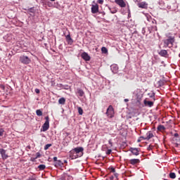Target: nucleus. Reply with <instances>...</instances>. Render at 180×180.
Here are the masks:
<instances>
[{
    "instance_id": "obj_5",
    "label": "nucleus",
    "mask_w": 180,
    "mask_h": 180,
    "mask_svg": "<svg viewBox=\"0 0 180 180\" xmlns=\"http://www.w3.org/2000/svg\"><path fill=\"white\" fill-rule=\"evenodd\" d=\"M114 109L112 105H109L108 108L107 109L106 115L109 118H112L114 117Z\"/></svg>"
},
{
    "instance_id": "obj_47",
    "label": "nucleus",
    "mask_w": 180,
    "mask_h": 180,
    "mask_svg": "<svg viewBox=\"0 0 180 180\" xmlns=\"http://www.w3.org/2000/svg\"><path fill=\"white\" fill-rule=\"evenodd\" d=\"M66 134H67V136H69V133L67 132Z\"/></svg>"
},
{
    "instance_id": "obj_18",
    "label": "nucleus",
    "mask_w": 180,
    "mask_h": 180,
    "mask_svg": "<svg viewBox=\"0 0 180 180\" xmlns=\"http://www.w3.org/2000/svg\"><path fill=\"white\" fill-rule=\"evenodd\" d=\"M158 130L162 132L166 130V127L164 125H158Z\"/></svg>"
},
{
    "instance_id": "obj_49",
    "label": "nucleus",
    "mask_w": 180,
    "mask_h": 180,
    "mask_svg": "<svg viewBox=\"0 0 180 180\" xmlns=\"http://www.w3.org/2000/svg\"><path fill=\"white\" fill-rule=\"evenodd\" d=\"M65 162H67L66 161H65Z\"/></svg>"
},
{
    "instance_id": "obj_43",
    "label": "nucleus",
    "mask_w": 180,
    "mask_h": 180,
    "mask_svg": "<svg viewBox=\"0 0 180 180\" xmlns=\"http://www.w3.org/2000/svg\"><path fill=\"white\" fill-rule=\"evenodd\" d=\"M153 29H154L155 31H157V30H158V29H157V27H156V26H155V27H153Z\"/></svg>"
},
{
    "instance_id": "obj_31",
    "label": "nucleus",
    "mask_w": 180,
    "mask_h": 180,
    "mask_svg": "<svg viewBox=\"0 0 180 180\" xmlns=\"http://www.w3.org/2000/svg\"><path fill=\"white\" fill-rule=\"evenodd\" d=\"M4 133V129L3 128L0 129V136H3Z\"/></svg>"
},
{
    "instance_id": "obj_32",
    "label": "nucleus",
    "mask_w": 180,
    "mask_h": 180,
    "mask_svg": "<svg viewBox=\"0 0 180 180\" xmlns=\"http://www.w3.org/2000/svg\"><path fill=\"white\" fill-rule=\"evenodd\" d=\"M41 153L39 152L36 153L35 159H37V158H41Z\"/></svg>"
},
{
    "instance_id": "obj_35",
    "label": "nucleus",
    "mask_w": 180,
    "mask_h": 180,
    "mask_svg": "<svg viewBox=\"0 0 180 180\" xmlns=\"http://www.w3.org/2000/svg\"><path fill=\"white\" fill-rule=\"evenodd\" d=\"M35 93L37 94H40V90L39 89H35Z\"/></svg>"
},
{
    "instance_id": "obj_29",
    "label": "nucleus",
    "mask_w": 180,
    "mask_h": 180,
    "mask_svg": "<svg viewBox=\"0 0 180 180\" xmlns=\"http://www.w3.org/2000/svg\"><path fill=\"white\" fill-rule=\"evenodd\" d=\"M65 178H66L68 180H72V179H73L72 176H70V175H68V174H66Z\"/></svg>"
},
{
    "instance_id": "obj_14",
    "label": "nucleus",
    "mask_w": 180,
    "mask_h": 180,
    "mask_svg": "<svg viewBox=\"0 0 180 180\" xmlns=\"http://www.w3.org/2000/svg\"><path fill=\"white\" fill-rule=\"evenodd\" d=\"M159 55L161 57L166 58L168 56V51L165 49L160 50V51L159 52Z\"/></svg>"
},
{
    "instance_id": "obj_26",
    "label": "nucleus",
    "mask_w": 180,
    "mask_h": 180,
    "mask_svg": "<svg viewBox=\"0 0 180 180\" xmlns=\"http://www.w3.org/2000/svg\"><path fill=\"white\" fill-rule=\"evenodd\" d=\"M101 51H102L103 53H104V54H107V53H108V49H107V48L105 47V46H103V47H102Z\"/></svg>"
},
{
    "instance_id": "obj_42",
    "label": "nucleus",
    "mask_w": 180,
    "mask_h": 180,
    "mask_svg": "<svg viewBox=\"0 0 180 180\" xmlns=\"http://www.w3.org/2000/svg\"><path fill=\"white\" fill-rule=\"evenodd\" d=\"M124 102H129V100L128 98H125V99L124 100Z\"/></svg>"
},
{
    "instance_id": "obj_10",
    "label": "nucleus",
    "mask_w": 180,
    "mask_h": 180,
    "mask_svg": "<svg viewBox=\"0 0 180 180\" xmlns=\"http://www.w3.org/2000/svg\"><path fill=\"white\" fill-rule=\"evenodd\" d=\"M154 102L153 100L151 101H149L148 98H146L145 101H144V105L145 106H148V107H153V105H154Z\"/></svg>"
},
{
    "instance_id": "obj_33",
    "label": "nucleus",
    "mask_w": 180,
    "mask_h": 180,
    "mask_svg": "<svg viewBox=\"0 0 180 180\" xmlns=\"http://www.w3.org/2000/svg\"><path fill=\"white\" fill-rule=\"evenodd\" d=\"M98 4L103 5L104 0H98Z\"/></svg>"
},
{
    "instance_id": "obj_6",
    "label": "nucleus",
    "mask_w": 180,
    "mask_h": 180,
    "mask_svg": "<svg viewBox=\"0 0 180 180\" xmlns=\"http://www.w3.org/2000/svg\"><path fill=\"white\" fill-rule=\"evenodd\" d=\"M154 137V135L151 131L147 132L145 136H141V139H143V140L149 141L152 138Z\"/></svg>"
},
{
    "instance_id": "obj_46",
    "label": "nucleus",
    "mask_w": 180,
    "mask_h": 180,
    "mask_svg": "<svg viewBox=\"0 0 180 180\" xmlns=\"http://www.w3.org/2000/svg\"><path fill=\"white\" fill-rule=\"evenodd\" d=\"M154 22H156V21L155 20H153L152 22L154 23Z\"/></svg>"
},
{
    "instance_id": "obj_9",
    "label": "nucleus",
    "mask_w": 180,
    "mask_h": 180,
    "mask_svg": "<svg viewBox=\"0 0 180 180\" xmlns=\"http://www.w3.org/2000/svg\"><path fill=\"white\" fill-rule=\"evenodd\" d=\"M81 57L84 61H90L91 60V56L86 52H83L81 54Z\"/></svg>"
},
{
    "instance_id": "obj_17",
    "label": "nucleus",
    "mask_w": 180,
    "mask_h": 180,
    "mask_svg": "<svg viewBox=\"0 0 180 180\" xmlns=\"http://www.w3.org/2000/svg\"><path fill=\"white\" fill-rule=\"evenodd\" d=\"M148 4L145 2H141L139 4H138V7L141 8H147Z\"/></svg>"
},
{
    "instance_id": "obj_25",
    "label": "nucleus",
    "mask_w": 180,
    "mask_h": 180,
    "mask_svg": "<svg viewBox=\"0 0 180 180\" xmlns=\"http://www.w3.org/2000/svg\"><path fill=\"white\" fill-rule=\"evenodd\" d=\"M38 169L40 170V171H43L46 169V165H41L39 166H38Z\"/></svg>"
},
{
    "instance_id": "obj_40",
    "label": "nucleus",
    "mask_w": 180,
    "mask_h": 180,
    "mask_svg": "<svg viewBox=\"0 0 180 180\" xmlns=\"http://www.w3.org/2000/svg\"><path fill=\"white\" fill-rule=\"evenodd\" d=\"M143 140V139H141V137H139V139L137 140V143H140L141 141V140Z\"/></svg>"
},
{
    "instance_id": "obj_34",
    "label": "nucleus",
    "mask_w": 180,
    "mask_h": 180,
    "mask_svg": "<svg viewBox=\"0 0 180 180\" xmlns=\"http://www.w3.org/2000/svg\"><path fill=\"white\" fill-rule=\"evenodd\" d=\"M110 172L115 173V169H114V167H110Z\"/></svg>"
},
{
    "instance_id": "obj_11",
    "label": "nucleus",
    "mask_w": 180,
    "mask_h": 180,
    "mask_svg": "<svg viewBox=\"0 0 180 180\" xmlns=\"http://www.w3.org/2000/svg\"><path fill=\"white\" fill-rule=\"evenodd\" d=\"M0 154L3 160H6L8 158V155H6V151L3 148H0Z\"/></svg>"
},
{
    "instance_id": "obj_45",
    "label": "nucleus",
    "mask_w": 180,
    "mask_h": 180,
    "mask_svg": "<svg viewBox=\"0 0 180 180\" xmlns=\"http://www.w3.org/2000/svg\"><path fill=\"white\" fill-rule=\"evenodd\" d=\"M30 180H36L35 178H31Z\"/></svg>"
},
{
    "instance_id": "obj_3",
    "label": "nucleus",
    "mask_w": 180,
    "mask_h": 180,
    "mask_svg": "<svg viewBox=\"0 0 180 180\" xmlns=\"http://www.w3.org/2000/svg\"><path fill=\"white\" fill-rule=\"evenodd\" d=\"M44 119H45V122L42 125V129H43L44 132L49 130V121H50V119H49V116L45 117Z\"/></svg>"
},
{
    "instance_id": "obj_20",
    "label": "nucleus",
    "mask_w": 180,
    "mask_h": 180,
    "mask_svg": "<svg viewBox=\"0 0 180 180\" xmlns=\"http://www.w3.org/2000/svg\"><path fill=\"white\" fill-rule=\"evenodd\" d=\"M148 96L151 99V101H155V93L154 92H152V93H149L148 94Z\"/></svg>"
},
{
    "instance_id": "obj_48",
    "label": "nucleus",
    "mask_w": 180,
    "mask_h": 180,
    "mask_svg": "<svg viewBox=\"0 0 180 180\" xmlns=\"http://www.w3.org/2000/svg\"><path fill=\"white\" fill-rule=\"evenodd\" d=\"M56 0H51V1H55Z\"/></svg>"
},
{
    "instance_id": "obj_24",
    "label": "nucleus",
    "mask_w": 180,
    "mask_h": 180,
    "mask_svg": "<svg viewBox=\"0 0 180 180\" xmlns=\"http://www.w3.org/2000/svg\"><path fill=\"white\" fill-rule=\"evenodd\" d=\"M36 114L37 115H38L39 117L42 116L43 115V112L41 110H36Z\"/></svg>"
},
{
    "instance_id": "obj_1",
    "label": "nucleus",
    "mask_w": 180,
    "mask_h": 180,
    "mask_svg": "<svg viewBox=\"0 0 180 180\" xmlns=\"http://www.w3.org/2000/svg\"><path fill=\"white\" fill-rule=\"evenodd\" d=\"M84 148L83 147H77L70 152V157L72 159H75L80 158L84 155Z\"/></svg>"
},
{
    "instance_id": "obj_2",
    "label": "nucleus",
    "mask_w": 180,
    "mask_h": 180,
    "mask_svg": "<svg viewBox=\"0 0 180 180\" xmlns=\"http://www.w3.org/2000/svg\"><path fill=\"white\" fill-rule=\"evenodd\" d=\"M167 39H164L163 42L167 47L172 49L175 42V37L172 36H167Z\"/></svg>"
},
{
    "instance_id": "obj_28",
    "label": "nucleus",
    "mask_w": 180,
    "mask_h": 180,
    "mask_svg": "<svg viewBox=\"0 0 180 180\" xmlns=\"http://www.w3.org/2000/svg\"><path fill=\"white\" fill-rule=\"evenodd\" d=\"M50 147H52V144H51V143H49V144L45 145L44 149L45 150H48L49 148H50Z\"/></svg>"
},
{
    "instance_id": "obj_41",
    "label": "nucleus",
    "mask_w": 180,
    "mask_h": 180,
    "mask_svg": "<svg viewBox=\"0 0 180 180\" xmlns=\"http://www.w3.org/2000/svg\"><path fill=\"white\" fill-rule=\"evenodd\" d=\"M114 176L115 178H117L119 176V174L117 173H114Z\"/></svg>"
},
{
    "instance_id": "obj_16",
    "label": "nucleus",
    "mask_w": 180,
    "mask_h": 180,
    "mask_svg": "<svg viewBox=\"0 0 180 180\" xmlns=\"http://www.w3.org/2000/svg\"><path fill=\"white\" fill-rule=\"evenodd\" d=\"M65 39L68 44L72 45V44L73 43V39H72V38L70 37V33L68 35L65 36Z\"/></svg>"
},
{
    "instance_id": "obj_21",
    "label": "nucleus",
    "mask_w": 180,
    "mask_h": 180,
    "mask_svg": "<svg viewBox=\"0 0 180 180\" xmlns=\"http://www.w3.org/2000/svg\"><path fill=\"white\" fill-rule=\"evenodd\" d=\"M58 103H60V105H65V98H60L58 101Z\"/></svg>"
},
{
    "instance_id": "obj_23",
    "label": "nucleus",
    "mask_w": 180,
    "mask_h": 180,
    "mask_svg": "<svg viewBox=\"0 0 180 180\" xmlns=\"http://www.w3.org/2000/svg\"><path fill=\"white\" fill-rule=\"evenodd\" d=\"M63 164L62 163V162L60 160H57L55 162V167H60L62 166Z\"/></svg>"
},
{
    "instance_id": "obj_30",
    "label": "nucleus",
    "mask_w": 180,
    "mask_h": 180,
    "mask_svg": "<svg viewBox=\"0 0 180 180\" xmlns=\"http://www.w3.org/2000/svg\"><path fill=\"white\" fill-rule=\"evenodd\" d=\"M28 11L31 13H35V11H34V8H30L28 9Z\"/></svg>"
},
{
    "instance_id": "obj_38",
    "label": "nucleus",
    "mask_w": 180,
    "mask_h": 180,
    "mask_svg": "<svg viewBox=\"0 0 180 180\" xmlns=\"http://www.w3.org/2000/svg\"><path fill=\"white\" fill-rule=\"evenodd\" d=\"M57 161H58V158L57 157H54L53 158V162H57Z\"/></svg>"
},
{
    "instance_id": "obj_44",
    "label": "nucleus",
    "mask_w": 180,
    "mask_h": 180,
    "mask_svg": "<svg viewBox=\"0 0 180 180\" xmlns=\"http://www.w3.org/2000/svg\"><path fill=\"white\" fill-rule=\"evenodd\" d=\"M148 149L149 150H151V149H152V146H150Z\"/></svg>"
},
{
    "instance_id": "obj_39",
    "label": "nucleus",
    "mask_w": 180,
    "mask_h": 180,
    "mask_svg": "<svg viewBox=\"0 0 180 180\" xmlns=\"http://www.w3.org/2000/svg\"><path fill=\"white\" fill-rule=\"evenodd\" d=\"M174 136L175 138H178V137H179V134H178V133H175V134H174Z\"/></svg>"
},
{
    "instance_id": "obj_19",
    "label": "nucleus",
    "mask_w": 180,
    "mask_h": 180,
    "mask_svg": "<svg viewBox=\"0 0 180 180\" xmlns=\"http://www.w3.org/2000/svg\"><path fill=\"white\" fill-rule=\"evenodd\" d=\"M77 94L80 97H83L84 96V91L81 89H77Z\"/></svg>"
},
{
    "instance_id": "obj_22",
    "label": "nucleus",
    "mask_w": 180,
    "mask_h": 180,
    "mask_svg": "<svg viewBox=\"0 0 180 180\" xmlns=\"http://www.w3.org/2000/svg\"><path fill=\"white\" fill-rule=\"evenodd\" d=\"M176 177V175L175 174V172H170L169 173V178L172 179H175Z\"/></svg>"
},
{
    "instance_id": "obj_36",
    "label": "nucleus",
    "mask_w": 180,
    "mask_h": 180,
    "mask_svg": "<svg viewBox=\"0 0 180 180\" xmlns=\"http://www.w3.org/2000/svg\"><path fill=\"white\" fill-rule=\"evenodd\" d=\"M112 150L110 149H108L107 151H106V154L107 155H110L111 153Z\"/></svg>"
},
{
    "instance_id": "obj_8",
    "label": "nucleus",
    "mask_w": 180,
    "mask_h": 180,
    "mask_svg": "<svg viewBox=\"0 0 180 180\" xmlns=\"http://www.w3.org/2000/svg\"><path fill=\"white\" fill-rule=\"evenodd\" d=\"M91 11L92 14H96L99 11V6L98 4L91 5Z\"/></svg>"
},
{
    "instance_id": "obj_37",
    "label": "nucleus",
    "mask_w": 180,
    "mask_h": 180,
    "mask_svg": "<svg viewBox=\"0 0 180 180\" xmlns=\"http://www.w3.org/2000/svg\"><path fill=\"white\" fill-rule=\"evenodd\" d=\"M117 13V10H113V11H111V13L112 14H115V13Z\"/></svg>"
},
{
    "instance_id": "obj_7",
    "label": "nucleus",
    "mask_w": 180,
    "mask_h": 180,
    "mask_svg": "<svg viewBox=\"0 0 180 180\" xmlns=\"http://www.w3.org/2000/svg\"><path fill=\"white\" fill-rule=\"evenodd\" d=\"M115 3L120 8H126L127 4L124 0H115Z\"/></svg>"
},
{
    "instance_id": "obj_13",
    "label": "nucleus",
    "mask_w": 180,
    "mask_h": 180,
    "mask_svg": "<svg viewBox=\"0 0 180 180\" xmlns=\"http://www.w3.org/2000/svg\"><path fill=\"white\" fill-rule=\"evenodd\" d=\"M139 159H131L129 160V163L131 165H136L137 164L140 163Z\"/></svg>"
},
{
    "instance_id": "obj_4",
    "label": "nucleus",
    "mask_w": 180,
    "mask_h": 180,
    "mask_svg": "<svg viewBox=\"0 0 180 180\" xmlns=\"http://www.w3.org/2000/svg\"><path fill=\"white\" fill-rule=\"evenodd\" d=\"M20 61L22 63V64L27 65L30 64L32 60L27 56L22 55L20 57Z\"/></svg>"
},
{
    "instance_id": "obj_12",
    "label": "nucleus",
    "mask_w": 180,
    "mask_h": 180,
    "mask_svg": "<svg viewBox=\"0 0 180 180\" xmlns=\"http://www.w3.org/2000/svg\"><path fill=\"white\" fill-rule=\"evenodd\" d=\"M129 150L131 152V153L134 155H139V148H130Z\"/></svg>"
},
{
    "instance_id": "obj_15",
    "label": "nucleus",
    "mask_w": 180,
    "mask_h": 180,
    "mask_svg": "<svg viewBox=\"0 0 180 180\" xmlns=\"http://www.w3.org/2000/svg\"><path fill=\"white\" fill-rule=\"evenodd\" d=\"M111 70L113 73H117V71L119 70V67L117 65H112L111 66Z\"/></svg>"
},
{
    "instance_id": "obj_27",
    "label": "nucleus",
    "mask_w": 180,
    "mask_h": 180,
    "mask_svg": "<svg viewBox=\"0 0 180 180\" xmlns=\"http://www.w3.org/2000/svg\"><path fill=\"white\" fill-rule=\"evenodd\" d=\"M78 113H79L80 115H83L84 110H83L82 108H81V107H79V108H78Z\"/></svg>"
}]
</instances>
